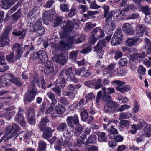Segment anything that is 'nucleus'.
Wrapping results in <instances>:
<instances>
[{"instance_id":"obj_28","label":"nucleus","mask_w":151,"mask_h":151,"mask_svg":"<svg viewBox=\"0 0 151 151\" xmlns=\"http://www.w3.org/2000/svg\"><path fill=\"white\" fill-rule=\"evenodd\" d=\"M10 0H2V7L4 9H7L13 5V2H11Z\"/></svg>"},{"instance_id":"obj_57","label":"nucleus","mask_w":151,"mask_h":151,"mask_svg":"<svg viewBox=\"0 0 151 151\" xmlns=\"http://www.w3.org/2000/svg\"><path fill=\"white\" fill-rule=\"evenodd\" d=\"M60 7L62 11L63 12H68L69 11L68 6L66 4L60 5Z\"/></svg>"},{"instance_id":"obj_64","label":"nucleus","mask_w":151,"mask_h":151,"mask_svg":"<svg viewBox=\"0 0 151 151\" xmlns=\"http://www.w3.org/2000/svg\"><path fill=\"white\" fill-rule=\"evenodd\" d=\"M85 97L87 101H92L95 99L94 95L92 93H88Z\"/></svg>"},{"instance_id":"obj_55","label":"nucleus","mask_w":151,"mask_h":151,"mask_svg":"<svg viewBox=\"0 0 151 151\" xmlns=\"http://www.w3.org/2000/svg\"><path fill=\"white\" fill-rule=\"evenodd\" d=\"M141 10L142 12L146 16L150 15V11L148 6H146L142 7L141 8Z\"/></svg>"},{"instance_id":"obj_62","label":"nucleus","mask_w":151,"mask_h":151,"mask_svg":"<svg viewBox=\"0 0 151 151\" xmlns=\"http://www.w3.org/2000/svg\"><path fill=\"white\" fill-rule=\"evenodd\" d=\"M10 114V113L9 112L6 111L2 114H0V117L4 118L6 119L9 120Z\"/></svg>"},{"instance_id":"obj_8","label":"nucleus","mask_w":151,"mask_h":151,"mask_svg":"<svg viewBox=\"0 0 151 151\" xmlns=\"http://www.w3.org/2000/svg\"><path fill=\"white\" fill-rule=\"evenodd\" d=\"M19 110L15 116L14 120L21 125L24 127L25 125L26 122L25 120L24 116L22 115V113L23 111V110L20 107H19Z\"/></svg>"},{"instance_id":"obj_43","label":"nucleus","mask_w":151,"mask_h":151,"mask_svg":"<svg viewBox=\"0 0 151 151\" xmlns=\"http://www.w3.org/2000/svg\"><path fill=\"white\" fill-rule=\"evenodd\" d=\"M32 134V132L30 131L24 132L22 134L23 137H20V139L22 140V139H24V140L28 139L31 137Z\"/></svg>"},{"instance_id":"obj_24","label":"nucleus","mask_w":151,"mask_h":151,"mask_svg":"<svg viewBox=\"0 0 151 151\" xmlns=\"http://www.w3.org/2000/svg\"><path fill=\"white\" fill-rule=\"evenodd\" d=\"M106 44V42L104 40H99L97 45L93 47L95 52H97L101 50L103 47Z\"/></svg>"},{"instance_id":"obj_42","label":"nucleus","mask_w":151,"mask_h":151,"mask_svg":"<svg viewBox=\"0 0 151 151\" xmlns=\"http://www.w3.org/2000/svg\"><path fill=\"white\" fill-rule=\"evenodd\" d=\"M6 58L7 60L10 62H14L17 59V57L16 58L15 57L14 53L13 52L9 55H6Z\"/></svg>"},{"instance_id":"obj_21","label":"nucleus","mask_w":151,"mask_h":151,"mask_svg":"<svg viewBox=\"0 0 151 151\" xmlns=\"http://www.w3.org/2000/svg\"><path fill=\"white\" fill-rule=\"evenodd\" d=\"M54 60L62 65H64L67 61V58L64 54L55 55L54 58Z\"/></svg>"},{"instance_id":"obj_34","label":"nucleus","mask_w":151,"mask_h":151,"mask_svg":"<svg viewBox=\"0 0 151 151\" xmlns=\"http://www.w3.org/2000/svg\"><path fill=\"white\" fill-rule=\"evenodd\" d=\"M116 89L117 91H119L122 93H124L126 91H129L130 89V87L128 85H125L123 86L122 87L117 86Z\"/></svg>"},{"instance_id":"obj_51","label":"nucleus","mask_w":151,"mask_h":151,"mask_svg":"<svg viewBox=\"0 0 151 151\" xmlns=\"http://www.w3.org/2000/svg\"><path fill=\"white\" fill-rule=\"evenodd\" d=\"M42 25V22L41 20H37L35 24L34 25L33 30L38 29V28L42 27H41Z\"/></svg>"},{"instance_id":"obj_50","label":"nucleus","mask_w":151,"mask_h":151,"mask_svg":"<svg viewBox=\"0 0 151 151\" xmlns=\"http://www.w3.org/2000/svg\"><path fill=\"white\" fill-rule=\"evenodd\" d=\"M97 38H96L95 36L92 35L91 34V36L90 37L88 41L90 45H93L97 40Z\"/></svg>"},{"instance_id":"obj_59","label":"nucleus","mask_w":151,"mask_h":151,"mask_svg":"<svg viewBox=\"0 0 151 151\" xmlns=\"http://www.w3.org/2000/svg\"><path fill=\"white\" fill-rule=\"evenodd\" d=\"M59 102L65 105H68L69 104V101L64 97H61L59 99Z\"/></svg>"},{"instance_id":"obj_41","label":"nucleus","mask_w":151,"mask_h":151,"mask_svg":"<svg viewBox=\"0 0 151 151\" xmlns=\"http://www.w3.org/2000/svg\"><path fill=\"white\" fill-rule=\"evenodd\" d=\"M115 74L118 76H124L126 75V73L124 70L119 68L115 70Z\"/></svg>"},{"instance_id":"obj_33","label":"nucleus","mask_w":151,"mask_h":151,"mask_svg":"<svg viewBox=\"0 0 151 151\" xmlns=\"http://www.w3.org/2000/svg\"><path fill=\"white\" fill-rule=\"evenodd\" d=\"M37 108L35 105L29 107L28 109V117H35V109Z\"/></svg>"},{"instance_id":"obj_14","label":"nucleus","mask_w":151,"mask_h":151,"mask_svg":"<svg viewBox=\"0 0 151 151\" xmlns=\"http://www.w3.org/2000/svg\"><path fill=\"white\" fill-rule=\"evenodd\" d=\"M91 73L89 70H86L84 68H81L75 70V74L78 76L81 75L84 78L88 77L90 74Z\"/></svg>"},{"instance_id":"obj_15","label":"nucleus","mask_w":151,"mask_h":151,"mask_svg":"<svg viewBox=\"0 0 151 151\" xmlns=\"http://www.w3.org/2000/svg\"><path fill=\"white\" fill-rule=\"evenodd\" d=\"M54 68L51 62L47 61L44 69V73L46 74H48L53 72Z\"/></svg>"},{"instance_id":"obj_12","label":"nucleus","mask_w":151,"mask_h":151,"mask_svg":"<svg viewBox=\"0 0 151 151\" xmlns=\"http://www.w3.org/2000/svg\"><path fill=\"white\" fill-rule=\"evenodd\" d=\"M74 25V23L72 21L68 20L67 21L66 24L63 27V30L64 36L66 37L69 35L72 32Z\"/></svg>"},{"instance_id":"obj_22","label":"nucleus","mask_w":151,"mask_h":151,"mask_svg":"<svg viewBox=\"0 0 151 151\" xmlns=\"http://www.w3.org/2000/svg\"><path fill=\"white\" fill-rule=\"evenodd\" d=\"M147 31V28L143 25L137 24L136 28V33L139 36L142 37L143 36L144 33Z\"/></svg>"},{"instance_id":"obj_1","label":"nucleus","mask_w":151,"mask_h":151,"mask_svg":"<svg viewBox=\"0 0 151 151\" xmlns=\"http://www.w3.org/2000/svg\"><path fill=\"white\" fill-rule=\"evenodd\" d=\"M29 90V92L25 94L24 96V101L25 103L30 102L34 100L35 95L39 93L35 87L33 82H31Z\"/></svg>"},{"instance_id":"obj_58","label":"nucleus","mask_w":151,"mask_h":151,"mask_svg":"<svg viewBox=\"0 0 151 151\" xmlns=\"http://www.w3.org/2000/svg\"><path fill=\"white\" fill-rule=\"evenodd\" d=\"M113 11H111L110 12H109V13L106 15V16H104V17H106L105 20V22L112 21V17H113Z\"/></svg>"},{"instance_id":"obj_37","label":"nucleus","mask_w":151,"mask_h":151,"mask_svg":"<svg viewBox=\"0 0 151 151\" xmlns=\"http://www.w3.org/2000/svg\"><path fill=\"white\" fill-rule=\"evenodd\" d=\"M74 70L71 67H70L65 70V73L67 76V80L71 78V76L74 74Z\"/></svg>"},{"instance_id":"obj_56","label":"nucleus","mask_w":151,"mask_h":151,"mask_svg":"<svg viewBox=\"0 0 151 151\" xmlns=\"http://www.w3.org/2000/svg\"><path fill=\"white\" fill-rule=\"evenodd\" d=\"M138 73L142 75H145V74L146 69L142 65H140L138 70Z\"/></svg>"},{"instance_id":"obj_49","label":"nucleus","mask_w":151,"mask_h":151,"mask_svg":"<svg viewBox=\"0 0 151 151\" xmlns=\"http://www.w3.org/2000/svg\"><path fill=\"white\" fill-rule=\"evenodd\" d=\"M130 108V106L127 104H124L120 106L116 110L117 111L122 112Z\"/></svg>"},{"instance_id":"obj_29","label":"nucleus","mask_w":151,"mask_h":151,"mask_svg":"<svg viewBox=\"0 0 151 151\" xmlns=\"http://www.w3.org/2000/svg\"><path fill=\"white\" fill-rule=\"evenodd\" d=\"M107 130L110 132L108 134V136L111 139L113 138L114 135L118 134L117 130L113 126H111L110 128H108Z\"/></svg>"},{"instance_id":"obj_20","label":"nucleus","mask_w":151,"mask_h":151,"mask_svg":"<svg viewBox=\"0 0 151 151\" xmlns=\"http://www.w3.org/2000/svg\"><path fill=\"white\" fill-rule=\"evenodd\" d=\"M27 31L25 29H23L21 31H17L14 29L13 30L12 34L14 36H19V39H23L25 37Z\"/></svg>"},{"instance_id":"obj_36","label":"nucleus","mask_w":151,"mask_h":151,"mask_svg":"<svg viewBox=\"0 0 151 151\" xmlns=\"http://www.w3.org/2000/svg\"><path fill=\"white\" fill-rule=\"evenodd\" d=\"M107 137L106 134L104 132H102L98 136V140L99 142H106Z\"/></svg>"},{"instance_id":"obj_39","label":"nucleus","mask_w":151,"mask_h":151,"mask_svg":"<svg viewBox=\"0 0 151 151\" xmlns=\"http://www.w3.org/2000/svg\"><path fill=\"white\" fill-rule=\"evenodd\" d=\"M67 124L65 123H61L57 127V130L60 132H63L64 131L67 129Z\"/></svg>"},{"instance_id":"obj_25","label":"nucleus","mask_w":151,"mask_h":151,"mask_svg":"<svg viewBox=\"0 0 151 151\" xmlns=\"http://www.w3.org/2000/svg\"><path fill=\"white\" fill-rule=\"evenodd\" d=\"M139 39L136 37H133L127 39L126 41V45L129 47H131L135 45Z\"/></svg>"},{"instance_id":"obj_17","label":"nucleus","mask_w":151,"mask_h":151,"mask_svg":"<svg viewBox=\"0 0 151 151\" xmlns=\"http://www.w3.org/2000/svg\"><path fill=\"white\" fill-rule=\"evenodd\" d=\"M91 35L94 36L97 35L96 37L98 39L102 38L105 36V34L103 31L98 27L93 29Z\"/></svg>"},{"instance_id":"obj_31","label":"nucleus","mask_w":151,"mask_h":151,"mask_svg":"<svg viewBox=\"0 0 151 151\" xmlns=\"http://www.w3.org/2000/svg\"><path fill=\"white\" fill-rule=\"evenodd\" d=\"M102 80L101 79H98L94 81L93 83V86L95 89H98L102 87Z\"/></svg>"},{"instance_id":"obj_16","label":"nucleus","mask_w":151,"mask_h":151,"mask_svg":"<svg viewBox=\"0 0 151 151\" xmlns=\"http://www.w3.org/2000/svg\"><path fill=\"white\" fill-rule=\"evenodd\" d=\"M12 49L13 50L17 51V59H19L22 56L23 53L22 46L18 43H16L14 45Z\"/></svg>"},{"instance_id":"obj_6","label":"nucleus","mask_w":151,"mask_h":151,"mask_svg":"<svg viewBox=\"0 0 151 151\" xmlns=\"http://www.w3.org/2000/svg\"><path fill=\"white\" fill-rule=\"evenodd\" d=\"M55 112L51 113V117L53 119H55L58 117V114H62L65 111L66 109L65 107L59 104H57L55 108Z\"/></svg>"},{"instance_id":"obj_19","label":"nucleus","mask_w":151,"mask_h":151,"mask_svg":"<svg viewBox=\"0 0 151 151\" xmlns=\"http://www.w3.org/2000/svg\"><path fill=\"white\" fill-rule=\"evenodd\" d=\"M37 57L40 63H43L47 59V55L44 51L40 50L37 53Z\"/></svg>"},{"instance_id":"obj_40","label":"nucleus","mask_w":151,"mask_h":151,"mask_svg":"<svg viewBox=\"0 0 151 151\" xmlns=\"http://www.w3.org/2000/svg\"><path fill=\"white\" fill-rule=\"evenodd\" d=\"M76 125L77 126L74 131V134L75 135H78L81 133L83 129V126L79 124V123Z\"/></svg>"},{"instance_id":"obj_52","label":"nucleus","mask_w":151,"mask_h":151,"mask_svg":"<svg viewBox=\"0 0 151 151\" xmlns=\"http://www.w3.org/2000/svg\"><path fill=\"white\" fill-rule=\"evenodd\" d=\"M128 61L127 58H123L120 59L118 63L120 66H124L127 65V64Z\"/></svg>"},{"instance_id":"obj_30","label":"nucleus","mask_w":151,"mask_h":151,"mask_svg":"<svg viewBox=\"0 0 151 151\" xmlns=\"http://www.w3.org/2000/svg\"><path fill=\"white\" fill-rule=\"evenodd\" d=\"M145 46V48L147 50L148 53H151V42L149 39L146 38L144 40Z\"/></svg>"},{"instance_id":"obj_47","label":"nucleus","mask_w":151,"mask_h":151,"mask_svg":"<svg viewBox=\"0 0 151 151\" xmlns=\"http://www.w3.org/2000/svg\"><path fill=\"white\" fill-rule=\"evenodd\" d=\"M88 15L87 17L89 19L94 18L95 17V16H94L97 14L99 13V12L96 11H88L87 12Z\"/></svg>"},{"instance_id":"obj_18","label":"nucleus","mask_w":151,"mask_h":151,"mask_svg":"<svg viewBox=\"0 0 151 151\" xmlns=\"http://www.w3.org/2000/svg\"><path fill=\"white\" fill-rule=\"evenodd\" d=\"M123 31L128 35H133L134 32V30L131 25L129 23H127L124 24L123 27Z\"/></svg>"},{"instance_id":"obj_10","label":"nucleus","mask_w":151,"mask_h":151,"mask_svg":"<svg viewBox=\"0 0 151 151\" xmlns=\"http://www.w3.org/2000/svg\"><path fill=\"white\" fill-rule=\"evenodd\" d=\"M107 105L104 107V109L106 112H114L117 107L118 106L117 103L114 102L111 100L107 102Z\"/></svg>"},{"instance_id":"obj_5","label":"nucleus","mask_w":151,"mask_h":151,"mask_svg":"<svg viewBox=\"0 0 151 151\" xmlns=\"http://www.w3.org/2000/svg\"><path fill=\"white\" fill-rule=\"evenodd\" d=\"M102 91H100L97 93L96 99V102L97 103H99L100 99L106 102L112 100L110 95L107 92H106V88H102Z\"/></svg>"},{"instance_id":"obj_32","label":"nucleus","mask_w":151,"mask_h":151,"mask_svg":"<svg viewBox=\"0 0 151 151\" xmlns=\"http://www.w3.org/2000/svg\"><path fill=\"white\" fill-rule=\"evenodd\" d=\"M80 116L81 120L86 122L88 118V115L86 110L83 109L80 113Z\"/></svg>"},{"instance_id":"obj_7","label":"nucleus","mask_w":151,"mask_h":151,"mask_svg":"<svg viewBox=\"0 0 151 151\" xmlns=\"http://www.w3.org/2000/svg\"><path fill=\"white\" fill-rule=\"evenodd\" d=\"M66 121L68 126L73 128H74L75 126L78 124L79 123L78 117L77 114L68 117Z\"/></svg>"},{"instance_id":"obj_54","label":"nucleus","mask_w":151,"mask_h":151,"mask_svg":"<svg viewBox=\"0 0 151 151\" xmlns=\"http://www.w3.org/2000/svg\"><path fill=\"white\" fill-rule=\"evenodd\" d=\"M63 19L62 17L59 16L56 17L55 19H54V26L56 27L60 24Z\"/></svg>"},{"instance_id":"obj_60","label":"nucleus","mask_w":151,"mask_h":151,"mask_svg":"<svg viewBox=\"0 0 151 151\" xmlns=\"http://www.w3.org/2000/svg\"><path fill=\"white\" fill-rule=\"evenodd\" d=\"M1 66L0 67V72H4L8 70L9 69L8 66L7 65V63L5 62V64H0Z\"/></svg>"},{"instance_id":"obj_44","label":"nucleus","mask_w":151,"mask_h":151,"mask_svg":"<svg viewBox=\"0 0 151 151\" xmlns=\"http://www.w3.org/2000/svg\"><path fill=\"white\" fill-rule=\"evenodd\" d=\"M33 32H36V35L38 36H41L43 35L45 32V30L43 27L38 28V29L33 30Z\"/></svg>"},{"instance_id":"obj_26","label":"nucleus","mask_w":151,"mask_h":151,"mask_svg":"<svg viewBox=\"0 0 151 151\" xmlns=\"http://www.w3.org/2000/svg\"><path fill=\"white\" fill-rule=\"evenodd\" d=\"M48 116H46L45 118H42L38 126L40 129L41 131L44 130V127H45L47 123L49 122L48 119Z\"/></svg>"},{"instance_id":"obj_11","label":"nucleus","mask_w":151,"mask_h":151,"mask_svg":"<svg viewBox=\"0 0 151 151\" xmlns=\"http://www.w3.org/2000/svg\"><path fill=\"white\" fill-rule=\"evenodd\" d=\"M55 14V11L53 9L46 11L42 14L43 21L44 22V21L45 19L51 21L54 18Z\"/></svg>"},{"instance_id":"obj_53","label":"nucleus","mask_w":151,"mask_h":151,"mask_svg":"<svg viewBox=\"0 0 151 151\" xmlns=\"http://www.w3.org/2000/svg\"><path fill=\"white\" fill-rule=\"evenodd\" d=\"M55 2L54 0H48L45 4L43 6L46 8H50Z\"/></svg>"},{"instance_id":"obj_63","label":"nucleus","mask_w":151,"mask_h":151,"mask_svg":"<svg viewBox=\"0 0 151 151\" xmlns=\"http://www.w3.org/2000/svg\"><path fill=\"white\" fill-rule=\"evenodd\" d=\"M114 54L115 56L114 57L116 60L119 59L122 56V52L118 50H116L114 51Z\"/></svg>"},{"instance_id":"obj_61","label":"nucleus","mask_w":151,"mask_h":151,"mask_svg":"<svg viewBox=\"0 0 151 151\" xmlns=\"http://www.w3.org/2000/svg\"><path fill=\"white\" fill-rule=\"evenodd\" d=\"M39 147L40 150H44L47 147L46 144L44 141H41L39 142Z\"/></svg>"},{"instance_id":"obj_2","label":"nucleus","mask_w":151,"mask_h":151,"mask_svg":"<svg viewBox=\"0 0 151 151\" xmlns=\"http://www.w3.org/2000/svg\"><path fill=\"white\" fill-rule=\"evenodd\" d=\"M12 27L10 26H7L4 29L3 33L0 37V46L3 47L6 45H9L10 39L9 34Z\"/></svg>"},{"instance_id":"obj_13","label":"nucleus","mask_w":151,"mask_h":151,"mask_svg":"<svg viewBox=\"0 0 151 151\" xmlns=\"http://www.w3.org/2000/svg\"><path fill=\"white\" fill-rule=\"evenodd\" d=\"M115 65V64H111L105 68L103 71V76L107 77H111L112 76Z\"/></svg>"},{"instance_id":"obj_35","label":"nucleus","mask_w":151,"mask_h":151,"mask_svg":"<svg viewBox=\"0 0 151 151\" xmlns=\"http://www.w3.org/2000/svg\"><path fill=\"white\" fill-rule=\"evenodd\" d=\"M96 136L95 135H90L86 142V144H88L96 143Z\"/></svg>"},{"instance_id":"obj_38","label":"nucleus","mask_w":151,"mask_h":151,"mask_svg":"<svg viewBox=\"0 0 151 151\" xmlns=\"http://www.w3.org/2000/svg\"><path fill=\"white\" fill-rule=\"evenodd\" d=\"M73 135V132L68 129H67L63 133V136L67 139L69 140L71 138Z\"/></svg>"},{"instance_id":"obj_27","label":"nucleus","mask_w":151,"mask_h":151,"mask_svg":"<svg viewBox=\"0 0 151 151\" xmlns=\"http://www.w3.org/2000/svg\"><path fill=\"white\" fill-rule=\"evenodd\" d=\"M118 38V41H122L123 39V37L122 34V30L120 28L117 29L113 35V39H115L114 38ZM113 39V41L114 40Z\"/></svg>"},{"instance_id":"obj_23","label":"nucleus","mask_w":151,"mask_h":151,"mask_svg":"<svg viewBox=\"0 0 151 151\" xmlns=\"http://www.w3.org/2000/svg\"><path fill=\"white\" fill-rule=\"evenodd\" d=\"M115 27V24L113 21L105 22V24L104 25L105 29L108 30V31L110 32L114 30Z\"/></svg>"},{"instance_id":"obj_45","label":"nucleus","mask_w":151,"mask_h":151,"mask_svg":"<svg viewBox=\"0 0 151 151\" xmlns=\"http://www.w3.org/2000/svg\"><path fill=\"white\" fill-rule=\"evenodd\" d=\"M130 60L133 62L138 63L140 62L142 59H139L136 53L134 54L131 56Z\"/></svg>"},{"instance_id":"obj_48","label":"nucleus","mask_w":151,"mask_h":151,"mask_svg":"<svg viewBox=\"0 0 151 151\" xmlns=\"http://www.w3.org/2000/svg\"><path fill=\"white\" fill-rule=\"evenodd\" d=\"M96 26V24H92L91 23L88 22L86 23L85 27V29L86 31L91 30L92 28Z\"/></svg>"},{"instance_id":"obj_9","label":"nucleus","mask_w":151,"mask_h":151,"mask_svg":"<svg viewBox=\"0 0 151 151\" xmlns=\"http://www.w3.org/2000/svg\"><path fill=\"white\" fill-rule=\"evenodd\" d=\"M144 131L145 134L146 136L148 137H150L151 136V125L149 124H147L145 122H139L138 123L137 127L139 129H141L142 127L145 126Z\"/></svg>"},{"instance_id":"obj_3","label":"nucleus","mask_w":151,"mask_h":151,"mask_svg":"<svg viewBox=\"0 0 151 151\" xmlns=\"http://www.w3.org/2000/svg\"><path fill=\"white\" fill-rule=\"evenodd\" d=\"M20 129L19 126L15 123L11 125L7 126L5 129L6 131V134H10L12 131H13V132L12 134L7 137L6 139H9L13 138L14 140L18 136V134L17 132Z\"/></svg>"},{"instance_id":"obj_4","label":"nucleus","mask_w":151,"mask_h":151,"mask_svg":"<svg viewBox=\"0 0 151 151\" xmlns=\"http://www.w3.org/2000/svg\"><path fill=\"white\" fill-rule=\"evenodd\" d=\"M50 46L55 50H62L63 49L67 48L68 46L63 41L59 42L57 39H51L50 42Z\"/></svg>"},{"instance_id":"obj_46","label":"nucleus","mask_w":151,"mask_h":151,"mask_svg":"<svg viewBox=\"0 0 151 151\" xmlns=\"http://www.w3.org/2000/svg\"><path fill=\"white\" fill-rule=\"evenodd\" d=\"M131 115V114H129L127 113H122L119 114L118 119L122 120L124 119H128Z\"/></svg>"}]
</instances>
